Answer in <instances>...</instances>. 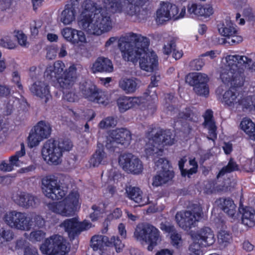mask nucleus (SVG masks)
<instances>
[{
    "label": "nucleus",
    "instance_id": "1",
    "mask_svg": "<svg viewBox=\"0 0 255 255\" xmlns=\"http://www.w3.org/2000/svg\"><path fill=\"white\" fill-rule=\"evenodd\" d=\"M148 39L133 33H129L120 39L119 46L123 59L134 62L139 59L140 68L146 72H152L158 65L156 54L148 49Z\"/></svg>",
    "mask_w": 255,
    "mask_h": 255
},
{
    "label": "nucleus",
    "instance_id": "37",
    "mask_svg": "<svg viewBox=\"0 0 255 255\" xmlns=\"http://www.w3.org/2000/svg\"><path fill=\"white\" fill-rule=\"evenodd\" d=\"M80 90L83 96L89 101L95 100V96L97 89L95 85L85 83L80 85Z\"/></svg>",
    "mask_w": 255,
    "mask_h": 255
},
{
    "label": "nucleus",
    "instance_id": "48",
    "mask_svg": "<svg viewBox=\"0 0 255 255\" xmlns=\"http://www.w3.org/2000/svg\"><path fill=\"white\" fill-rule=\"evenodd\" d=\"M117 124V120L114 117H108L99 123L98 127L102 129H107L115 127Z\"/></svg>",
    "mask_w": 255,
    "mask_h": 255
},
{
    "label": "nucleus",
    "instance_id": "25",
    "mask_svg": "<svg viewBox=\"0 0 255 255\" xmlns=\"http://www.w3.org/2000/svg\"><path fill=\"white\" fill-rule=\"evenodd\" d=\"M48 84L44 81L37 80L30 87V92L34 96L43 99L46 103L51 98Z\"/></svg>",
    "mask_w": 255,
    "mask_h": 255
},
{
    "label": "nucleus",
    "instance_id": "34",
    "mask_svg": "<svg viewBox=\"0 0 255 255\" xmlns=\"http://www.w3.org/2000/svg\"><path fill=\"white\" fill-rule=\"evenodd\" d=\"M109 157L103 149H99L93 154L90 160V164L93 167L100 164H105L109 161Z\"/></svg>",
    "mask_w": 255,
    "mask_h": 255
},
{
    "label": "nucleus",
    "instance_id": "23",
    "mask_svg": "<svg viewBox=\"0 0 255 255\" xmlns=\"http://www.w3.org/2000/svg\"><path fill=\"white\" fill-rule=\"evenodd\" d=\"M118 106L121 112H125L130 108H144V99L142 97L124 96L118 99Z\"/></svg>",
    "mask_w": 255,
    "mask_h": 255
},
{
    "label": "nucleus",
    "instance_id": "35",
    "mask_svg": "<svg viewBox=\"0 0 255 255\" xmlns=\"http://www.w3.org/2000/svg\"><path fill=\"white\" fill-rule=\"evenodd\" d=\"M241 128L251 140H255V124L249 118H244L240 123Z\"/></svg>",
    "mask_w": 255,
    "mask_h": 255
},
{
    "label": "nucleus",
    "instance_id": "55",
    "mask_svg": "<svg viewBox=\"0 0 255 255\" xmlns=\"http://www.w3.org/2000/svg\"><path fill=\"white\" fill-rule=\"evenodd\" d=\"M194 92L198 95L206 96L209 94V89L207 84L197 85L194 86Z\"/></svg>",
    "mask_w": 255,
    "mask_h": 255
},
{
    "label": "nucleus",
    "instance_id": "36",
    "mask_svg": "<svg viewBox=\"0 0 255 255\" xmlns=\"http://www.w3.org/2000/svg\"><path fill=\"white\" fill-rule=\"evenodd\" d=\"M119 87L126 93H132L135 91L137 83L134 78H124L119 81Z\"/></svg>",
    "mask_w": 255,
    "mask_h": 255
},
{
    "label": "nucleus",
    "instance_id": "60",
    "mask_svg": "<svg viewBox=\"0 0 255 255\" xmlns=\"http://www.w3.org/2000/svg\"><path fill=\"white\" fill-rule=\"evenodd\" d=\"M12 81L16 84L19 89H22V86L20 83V77L19 74L17 71H14L12 73Z\"/></svg>",
    "mask_w": 255,
    "mask_h": 255
},
{
    "label": "nucleus",
    "instance_id": "42",
    "mask_svg": "<svg viewBox=\"0 0 255 255\" xmlns=\"http://www.w3.org/2000/svg\"><path fill=\"white\" fill-rule=\"evenodd\" d=\"M237 7L238 9H243L242 12L243 16L247 20H253L255 16L251 11V9L247 5L246 0H241V4L238 2L237 4Z\"/></svg>",
    "mask_w": 255,
    "mask_h": 255
},
{
    "label": "nucleus",
    "instance_id": "6",
    "mask_svg": "<svg viewBox=\"0 0 255 255\" xmlns=\"http://www.w3.org/2000/svg\"><path fill=\"white\" fill-rule=\"evenodd\" d=\"M145 146V152L148 156L162 155L164 145H171L175 143L174 134L170 130L160 129L154 133L152 131L147 136Z\"/></svg>",
    "mask_w": 255,
    "mask_h": 255
},
{
    "label": "nucleus",
    "instance_id": "63",
    "mask_svg": "<svg viewBox=\"0 0 255 255\" xmlns=\"http://www.w3.org/2000/svg\"><path fill=\"white\" fill-rule=\"evenodd\" d=\"M242 37L238 35L237 32L236 34L230 36L228 43L231 44H236L242 41Z\"/></svg>",
    "mask_w": 255,
    "mask_h": 255
},
{
    "label": "nucleus",
    "instance_id": "57",
    "mask_svg": "<svg viewBox=\"0 0 255 255\" xmlns=\"http://www.w3.org/2000/svg\"><path fill=\"white\" fill-rule=\"evenodd\" d=\"M170 238L171 244L174 247L178 248L182 245V241L181 235L176 231L171 234Z\"/></svg>",
    "mask_w": 255,
    "mask_h": 255
},
{
    "label": "nucleus",
    "instance_id": "31",
    "mask_svg": "<svg viewBox=\"0 0 255 255\" xmlns=\"http://www.w3.org/2000/svg\"><path fill=\"white\" fill-rule=\"evenodd\" d=\"M239 212L242 214V223L248 227L255 225V211L249 207L240 208Z\"/></svg>",
    "mask_w": 255,
    "mask_h": 255
},
{
    "label": "nucleus",
    "instance_id": "39",
    "mask_svg": "<svg viewBox=\"0 0 255 255\" xmlns=\"http://www.w3.org/2000/svg\"><path fill=\"white\" fill-rule=\"evenodd\" d=\"M33 129L43 139L49 136L51 130L50 125L44 121L38 122Z\"/></svg>",
    "mask_w": 255,
    "mask_h": 255
},
{
    "label": "nucleus",
    "instance_id": "10",
    "mask_svg": "<svg viewBox=\"0 0 255 255\" xmlns=\"http://www.w3.org/2000/svg\"><path fill=\"white\" fill-rule=\"evenodd\" d=\"M2 220L11 229L22 231H28L31 229L32 221L24 212L8 211L4 214Z\"/></svg>",
    "mask_w": 255,
    "mask_h": 255
},
{
    "label": "nucleus",
    "instance_id": "58",
    "mask_svg": "<svg viewBox=\"0 0 255 255\" xmlns=\"http://www.w3.org/2000/svg\"><path fill=\"white\" fill-rule=\"evenodd\" d=\"M201 247L202 246L200 244L192 242L189 247L190 255H203Z\"/></svg>",
    "mask_w": 255,
    "mask_h": 255
},
{
    "label": "nucleus",
    "instance_id": "27",
    "mask_svg": "<svg viewBox=\"0 0 255 255\" xmlns=\"http://www.w3.org/2000/svg\"><path fill=\"white\" fill-rule=\"evenodd\" d=\"M128 197L131 200L138 204L139 206H143L147 204H155L150 200L148 196L143 195L142 192L138 187L129 186L126 188Z\"/></svg>",
    "mask_w": 255,
    "mask_h": 255
},
{
    "label": "nucleus",
    "instance_id": "12",
    "mask_svg": "<svg viewBox=\"0 0 255 255\" xmlns=\"http://www.w3.org/2000/svg\"><path fill=\"white\" fill-rule=\"evenodd\" d=\"M43 193L48 198L59 200L64 197L67 189L62 187L58 178L54 175H48L42 179Z\"/></svg>",
    "mask_w": 255,
    "mask_h": 255
},
{
    "label": "nucleus",
    "instance_id": "49",
    "mask_svg": "<svg viewBox=\"0 0 255 255\" xmlns=\"http://www.w3.org/2000/svg\"><path fill=\"white\" fill-rule=\"evenodd\" d=\"M71 112L74 118L76 120L84 119L91 121L95 116V115L93 112L90 110H87L86 113L88 115H91L92 116L91 117L88 116L87 115L85 114V112L82 111L75 112L74 111H71Z\"/></svg>",
    "mask_w": 255,
    "mask_h": 255
},
{
    "label": "nucleus",
    "instance_id": "11",
    "mask_svg": "<svg viewBox=\"0 0 255 255\" xmlns=\"http://www.w3.org/2000/svg\"><path fill=\"white\" fill-rule=\"evenodd\" d=\"M40 250L46 255H65L69 251L66 240L59 235H53L46 239Z\"/></svg>",
    "mask_w": 255,
    "mask_h": 255
},
{
    "label": "nucleus",
    "instance_id": "33",
    "mask_svg": "<svg viewBox=\"0 0 255 255\" xmlns=\"http://www.w3.org/2000/svg\"><path fill=\"white\" fill-rule=\"evenodd\" d=\"M240 108L243 111L255 114V95H247L244 92Z\"/></svg>",
    "mask_w": 255,
    "mask_h": 255
},
{
    "label": "nucleus",
    "instance_id": "22",
    "mask_svg": "<svg viewBox=\"0 0 255 255\" xmlns=\"http://www.w3.org/2000/svg\"><path fill=\"white\" fill-rule=\"evenodd\" d=\"M187 12L192 17L206 18L212 15L214 11L213 7L210 5H203L200 3L192 2L187 5Z\"/></svg>",
    "mask_w": 255,
    "mask_h": 255
},
{
    "label": "nucleus",
    "instance_id": "7",
    "mask_svg": "<svg viewBox=\"0 0 255 255\" xmlns=\"http://www.w3.org/2000/svg\"><path fill=\"white\" fill-rule=\"evenodd\" d=\"M72 146L71 142L68 139H49L43 146L42 156L48 163L58 165L62 161L63 152L70 150Z\"/></svg>",
    "mask_w": 255,
    "mask_h": 255
},
{
    "label": "nucleus",
    "instance_id": "3",
    "mask_svg": "<svg viewBox=\"0 0 255 255\" xmlns=\"http://www.w3.org/2000/svg\"><path fill=\"white\" fill-rule=\"evenodd\" d=\"M64 63L60 60L46 67L44 73V78L49 82L57 81L63 90V99L68 102L78 101V96L72 89L77 78L76 65L72 64L67 69Z\"/></svg>",
    "mask_w": 255,
    "mask_h": 255
},
{
    "label": "nucleus",
    "instance_id": "43",
    "mask_svg": "<svg viewBox=\"0 0 255 255\" xmlns=\"http://www.w3.org/2000/svg\"><path fill=\"white\" fill-rule=\"evenodd\" d=\"M95 98V100H92V102L104 105H108L110 102V95L107 92L97 90Z\"/></svg>",
    "mask_w": 255,
    "mask_h": 255
},
{
    "label": "nucleus",
    "instance_id": "52",
    "mask_svg": "<svg viewBox=\"0 0 255 255\" xmlns=\"http://www.w3.org/2000/svg\"><path fill=\"white\" fill-rule=\"evenodd\" d=\"M14 36L17 39L18 44L22 47H27L28 42L27 40V37L21 31L17 30L13 32Z\"/></svg>",
    "mask_w": 255,
    "mask_h": 255
},
{
    "label": "nucleus",
    "instance_id": "17",
    "mask_svg": "<svg viewBox=\"0 0 255 255\" xmlns=\"http://www.w3.org/2000/svg\"><path fill=\"white\" fill-rule=\"evenodd\" d=\"M119 163L124 170L128 172L139 174L143 170L141 161L131 153H124L119 157Z\"/></svg>",
    "mask_w": 255,
    "mask_h": 255
},
{
    "label": "nucleus",
    "instance_id": "8",
    "mask_svg": "<svg viewBox=\"0 0 255 255\" xmlns=\"http://www.w3.org/2000/svg\"><path fill=\"white\" fill-rule=\"evenodd\" d=\"M81 204L80 194L74 190L62 201L49 204V208L54 213L68 217L74 215L80 209Z\"/></svg>",
    "mask_w": 255,
    "mask_h": 255
},
{
    "label": "nucleus",
    "instance_id": "50",
    "mask_svg": "<svg viewBox=\"0 0 255 255\" xmlns=\"http://www.w3.org/2000/svg\"><path fill=\"white\" fill-rule=\"evenodd\" d=\"M93 212L91 213L90 217L92 221H96L102 216L104 213V205L103 204L98 205H94L92 207Z\"/></svg>",
    "mask_w": 255,
    "mask_h": 255
},
{
    "label": "nucleus",
    "instance_id": "64",
    "mask_svg": "<svg viewBox=\"0 0 255 255\" xmlns=\"http://www.w3.org/2000/svg\"><path fill=\"white\" fill-rule=\"evenodd\" d=\"M13 167L11 164V163H9L5 161H3L0 163V170L3 171L9 172L12 171Z\"/></svg>",
    "mask_w": 255,
    "mask_h": 255
},
{
    "label": "nucleus",
    "instance_id": "9",
    "mask_svg": "<svg viewBox=\"0 0 255 255\" xmlns=\"http://www.w3.org/2000/svg\"><path fill=\"white\" fill-rule=\"evenodd\" d=\"M134 237L141 244H148L149 251H152L161 241L160 231L150 224L138 225L134 232Z\"/></svg>",
    "mask_w": 255,
    "mask_h": 255
},
{
    "label": "nucleus",
    "instance_id": "45",
    "mask_svg": "<svg viewBox=\"0 0 255 255\" xmlns=\"http://www.w3.org/2000/svg\"><path fill=\"white\" fill-rule=\"evenodd\" d=\"M237 170H238V165L233 159L231 158L229 160L228 164L226 166L223 167L219 171L217 176V178L223 176L227 173H231Z\"/></svg>",
    "mask_w": 255,
    "mask_h": 255
},
{
    "label": "nucleus",
    "instance_id": "62",
    "mask_svg": "<svg viewBox=\"0 0 255 255\" xmlns=\"http://www.w3.org/2000/svg\"><path fill=\"white\" fill-rule=\"evenodd\" d=\"M204 64L205 63L202 58L195 59L191 62L192 66L195 70H200L204 65Z\"/></svg>",
    "mask_w": 255,
    "mask_h": 255
},
{
    "label": "nucleus",
    "instance_id": "53",
    "mask_svg": "<svg viewBox=\"0 0 255 255\" xmlns=\"http://www.w3.org/2000/svg\"><path fill=\"white\" fill-rule=\"evenodd\" d=\"M13 238V234L10 230L0 229V242L3 244L10 241Z\"/></svg>",
    "mask_w": 255,
    "mask_h": 255
},
{
    "label": "nucleus",
    "instance_id": "47",
    "mask_svg": "<svg viewBox=\"0 0 255 255\" xmlns=\"http://www.w3.org/2000/svg\"><path fill=\"white\" fill-rule=\"evenodd\" d=\"M46 233L41 230H33L31 232L28 236V240L32 243L41 242L45 238Z\"/></svg>",
    "mask_w": 255,
    "mask_h": 255
},
{
    "label": "nucleus",
    "instance_id": "41",
    "mask_svg": "<svg viewBox=\"0 0 255 255\" xmlns=\"http://www.w3.org/2000/svg\"><path fill=\"white\" fill-rule=\"evenodd\" d=\"M108 238L103 235H97L93 236L91 239V247L94 250H101L104 246H107Z\"/></svg>",
    "mask_w": 255,
    "mask_h": 255
},
{
    "label": "nucleus",
    "instance_id": "16",
    "mask_svg": "<svg viewBox=\"0 0 255 255\" xmlns=\"http://www.w3.org/2000/svg\"><path fill=\"white\" fill-rule=\"evenodd\" d=\"M202 212L199 208H195L192 211H181L177 213L175 220L180 227L184 230H188L195 226L197 222L202 218Z\"/></svg>",
    "mask_w": 255,
    "mask_h": 255
},
{
    "label": "nucleus",
    "instance_id": "4",
    "mask_svg": "<svg viewBox=\"0 0 255 255\" xmlns=\"http://www.w3.org/2000/svg\"><path fill=\"white\" fill-rule=\"evenodd\" d=\"M244 65L252 72L255 71V63L246 55H228L223 58L220 70V78L225 84L234 88L241 87L246 81L243 68L238 65Z\"/></svg>",
    "mask_w": 255,
    "mask_h": 255
},
{
    "label": "nucleus",
    "instance_id": "28",
    "mask_svg": "<svg viewBox=\"0 0 255 255\" xmlns=\"http://www.w3.org/2000/svg\"><path fill=\"white\" fill-rule=\"evenodd\" d=\"M91 71L93 73L96 72H112L113 71L114 67L111 60L104 57H100L97 59L95 62L93 64L91 68Z\"/></svg>",
    "mask_w": 255,
    "mask_h": 255
},
{
    "label": "nucleus",
    "instance_id": "15",
    "mask_svg": "<svg viewBox=\"0 0 255 255\" xmlns=\"http://www.w3.org/2000/svg\"><path fill=\"white\" fill-rule=\"evenodd\" d=\"M131 140L130 132L126 128H118L113 130L107 137L106 147L111 150H115L118 144L125 146L129 145Z\"/></svg>",
    "mask_w": 255,
    "mask_h": 255
},
{
    "label": "nucleus",
    "instance_id": "29",
    "mask_svg": "<svg viewBox=\"0 0 255 255\" xmlns=\"http://www.w3.org/2000/svg\"><path fill=\"white\" fill-rule=\"evenodd\" d=\"M204 127L208 130L209 136L208 138L213 141L217 138V127L213 120V112L208 110L204 115Z\"/></svg>",
    "mask_w": 255,
    "mask_h": 255
},
{
    "label": "nucleus",
    "instance_id": "56",
    "mask_svg": "<svg viewBox=\"0 0 255 255\" xmlns=\"http://www.w3.org/2000/svg\"><path fill=\"white\" fill-rule=\"evenodd\" d=\"M29 219L32 221L31 228L33 225L39 228H42L45 226V222L44 219L39 215H33L31 217H29Z\"/></svg>",
    "mask_w": 255,
    "mask_h": 255
},
{
    "label": "nucleus",
    "instance_id": "51",
    "mask_svg": "<svg viewBox=\"0 0 255 255\" xmlns=\"http://www.w3.org/2000/svg\"><path fill=\"white\" fill-rule=\"evenodd\" d=\"M0 46L9 49H12L16 47V44L9 36H5L0 39Z\"/></svg>",
    "mask_w": 255,
    "mask_h": 255
},
{
    "label": "nucleus",
    "instance_id": "46",
    "mask_svg": "<svg viewBox=\"0 0 255 255\" xmlns=\"http://www.w3.org/2000/svg\"><path fill=\"white\" fill-rule=\"evenodd\" d=\"M43 140V138L39 136L37 133L32 128L27 137L28 145L31 148L35 147L38 145Z\"/></svg>",
    "mask_w": 255,
    "mask_h": 255
},
{
    "label": "nucleus",
    "instance_id": "19",
    "mask_svg": "<svg viewBox=\"0 0 255 255\" xmlns=\"http://www.w3.org/2000/svg\"><path fill=\"white\" fill-rule=\"evenodd\" d=\"M91 226L92 224L89 221L79 222L76 218L66 219L60 225V227L65 230L70 238H73L81 232L90 229Z\"/></svg>",
    "mask_w": 255,
    "mask_h": 255
},
{
    "label": "nucleus",
    "instance_id": "2",
    "mask_svg": "<svg viewBox=\"0 0 255 255\" xmlns=\"http://www.w3.org/2000/svg\"><path fill=\"white\" fill-rule=\"evenodd\" d=\"M82 11L78 21L79 26L89 33L100 35L110 31L114 22L106 7L105 0L100 6L92 0H85L82 5Z\"/></svg>",
    "mask_w": 255,
    "mask_h": 255
},
{
    "label": "nucleus",
    "instance_id": "59",
    "mask_svg": "<svg viewBox=\"0 0 255 255\" xmlns=\"http://www.w3.org/2000/svg\"><path fill=\"white\" fill-rule=\"evenodd\" d=\"M189 164L192 167L190 169H187V170L188 173V174H187V176L188 177H190L191 175L196 172L198 167L197 162H196L195 159L190 160Z\"/></svg>",
    "mask_w": 255,
    "mask_h": 255
},
{
    "label": "nucleus",
    "instance_id": "38",
    "mask_svg": "<svg viewBox=\"0 0 255 255\" xmlns=\"http://www.w3.org/2000/svg\"><path fill=\"white\" fill-rule=\"evenodd\" d=\"M187 80H189V83L194 86L197 85H206L209 81L208 76L201 73H194L190 74L187 77Z\"/></svg>",
    "mask_w": 255,
    "mask_h": 255
},
{
    "label": "nucleus",
    "instance_id": "24",
    "mask_svg": "<svg viewBox=\"0 0 255 255\" xmlns=\"http://www.w3.org/2000/svg\"><path fill=\"white\" fill-rule=\"evenodd\" d=\"M12 199L17 205L26 209L34 207L38 201L35 197L22 191H17L13 193Z\"/></svg>",
    "mask_w": 255,
    "mask_h": 255
},
{
    "label": "nucleus",
    "instance_id": "44",
    "mask_svg": "<svg viewBox=\"0 0 255 255\" xmlns=\"http://www.w3.org/2000/svg\"><path fill=\"white\" fill-rule=\"evenodd\" d=\"M107 246L113 247L117 253H120L123 251L125 245L119 237L113 236L110 239L108 238Z\"/></svg>",
    "mask_w": 255,
    "mask_h": 255
},
{
    "label": "nucleus",
    "instance_id": "18",
    "mask_svg": "<svg viewBox=\"0 0 255 255\" xmlns=\"http://www.w3.org/2000/svg\"><path fill=\"white\" fill-rule=\"evenodd\" d=\"M223 88L219 87L216 91L217 95L222 97V102L227 106L234 109L240 108L244 92L234 88H230L222 94Z\"/></svg>",
    "mask_w": 255,
    "mask_h": 255
},
{
    "label": "nucleus",
    "instance_id": "32",
    "mask_svg": "<svg viewBox=\"0 0 255 255\" xmlns=\"http://www.w3.org/2000/svg\"><path fill=\"white\" fill-rule=\"evenodd\" d=\"M141 97L144 99V103L143 105L144 107H145V101L146 102H151L152 105H148L147 106V108L148 110H150V112L151 113H153L156 109L155 103L157 101V95L156 94L155 87H152L151 85H149L146 92Z\"/></svg>",
    "mask_w": 255,
    "mask_h": 255
},
{
    "label": "nucleus",
    "instance_id": "14",
    "mask_svg": "<svg viewBox=\"0 0 255 255\" xmlns=\"http://www.w3.org/2000/svg\"><path fill=\"white\" fill-rule=\"evenodd\" d=\"M155 164L158 171L152 179V185L157 187L171 180L174 174L172 171L169 169V162L166 159L159 158L158 160L155 161Z\"/></svg>",
    "mask_w": 255,
    "mask_h": 255
},
{
    "label": "nucleus",
    "instance_id": "5",
    "mask_svg": "<svg viewBox=\"0 0 255 255\" xmlns=\"http://www.w3.org/2000/svg\"><path fill=\"white\" fill-rule=\"evenodd\" d=\"M149 0H105L106 7L113 13H123L127 16L140 21L147 16L143 6Z\"/></svg>",
    "mask_w": 255,
    "mask_h": 255
},
{
    "label": "nucleus",
    "instance_id": "20",
    "mask_svg": "<svg viewBox=\"0 0 255 255\" xmlns=\"http://www.w3.org/2000/svg\"><path fill=\"white\" fill-rule=\"evenodd\" d=\"M190 236L192 242L197 243L203 247L209 246L215 241L212 230L209 227H204L196 231H191Z\"/></svg>",
    "mask_w": 255,
    "mask_h": 255
},
{
    "label": "nucleus",
    "instance_id": "13",
    "mask_svg": "<svg viewBox=\"0 0 255 255\" xmlns=\"http://www.w3.org/2000/svg\"><path fill=\"white\" fill-rule=\"evenodd\" d=\"M185 13V7H183L179 12V8L176 5L162 2L156 11L155 20L158 24H161L171 18L176 20L183 18Z\"/></svg>",
    "mask_w": 255,
    "mask_h": 255
},
{
    "label": "nucleus",
    "instance_id": "61",
    "mask_svg": "<svg viewBox=\"0 0 255 255\" xmlns=\"http://www.w3.org/2000/svg\"><path fill=\"white\" fill-rule=\"evenodd\" d=\"M175 43L173 41H171L170 42L164 45L163 49V53L166 55L169 54L175 48Z\"/></svg>",
    "mask_w": 255,
    "mask_h": 255
},
{
    "label": "nucleus",
    "instance_id": "30",
    "mask_svg": "<svg viewBox=\"0 0 255 255\" xmlns=\"http://www.w3.org/2000/svg\"><path fill=\"white\" fill-rule=\"evenodd\" d=\"M220 206L223 212L229 218L233 220L238 219L237 206L232 200L229 198L221 199Z\"/></svg>",
    "mask_w": 255,
    "mask_h": 255
},
{
    "label": "nucleus",
    "instance_id": "21",
    "mask_svg": "<svg viewBox=\"0 0 255 255\" xmlns=\"http://www.w3.org/2000/svg\"><path fill=\"white\" fill-rule=\"evenodd\" d=\"M64 39L71 44L78 46H83L87 43V39L84 32L71 27H65L61 31Z\"/></svg>",
    "mask_w": 255,
    "mask_h": 255
},
{
    "label": "nucleus",
    "instance_id": "26",
    "mask_svg": "<svg viewBox=\"0 0 255 255\" xmlns=\"http://www.w3.org/2000/svg\"><path fill=\"white\" fill-rule=\"evenodd\" d=\"M82 0H71L61 13L60 20L65 25L70 24L75 19L76 9Z\"/></svg>",
    "mask_w": 255,
    "mask_h": 255
},
{
    "label": "nucleus",
    "instance_id": "40",
    "mask_svg": "<svg viewBox=\"0 0 255 255\" xmlns=\"http://www.w3.org/2000/svg\"><path fill=\"white\" fill-rule=\"evenodd\" d=\"M218 30L222 35L228 37L229 39H230L231 35H233L237 33V30L234 24L232 22L228 21H227L226 23L219 25Z\"/></svg>",
    "mask_w": 255,
    "mask_h": 255
},
{
    "label": "nucleus",
    "instance_id": "54",
    "mask_svg": "<svg viewBox=\"0 0 255 255\" xmlns=\"http://www.w3.org/2000/svg\"><path fill=\"white\" fill-rule=\"evenodd\" d=\"M232 237L229 232L226 231H220L218 235V240L220 244L226 246L230 242Z\"/></svg>",
    "mask_w": 255,
    "mask_h": 255
}]
</instances>
